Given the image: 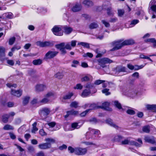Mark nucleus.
Segmentation results:
<instances>
[{
  "label": "nucleus",
  "instance_id": "obj_1",
  "mask_svg": "<svg viewBox=\"0 0 156 156\" xmlns=\"http://www.w3.org/2000/svg\"><path fill=\"white\" fill-rule=\"evenodd\" d=\"M123 94L128 97L134 98L137 95V91L133 85H129L125 87L122 90Z\"/></svg>",
  "mask_w": 156,
  "mask_h": 156
},
{
  "label": "nucleus",
  "instance_id": "obj_2",
  "mask_svg": "<svg viewBox=\"0 0 156 156\" xmlns=\"http://www.w3.org/2000/svg\"><path fill=\"white\" fill-rule=\"evenodd\" d=\"M89 129L90 132H88L86 133V137L87 139H95L96 137H100L99 135L100 133L99 130L90 128H89Z\"/></svg>",
  "mask_w": 156,
  "mask_h": 156
},
{
  "label": "nucleus",
  "instance_id": "obj_3",
  "mask_svg": "<svg viewBox=\"0 0 156 156\" xmlns=\"http://www.w3.org/2000/svg\"><path fill=\"white\" fill-rule=\"evenodd\" d=\"M6 85L8 87L11 88V94L12 95L18 97H20L22 95V90L20 89L16 90L12 89V87L16 88L17 87L16 84H12L11 83H8Z\"/></svg>",
  "mask_w": 156,
  "mask_h": 156
},
{
  "label": "nucleus",
  "instance_id": "obj_4",
  "mask_svg": "<svg viewBox=\"0 0 156 156\" xmlns=\"http://www.w3.org/2000/svg\"><path fill=\"white\" fill-rule=\"evenodd\" d=\"M77 41L76 40H72L70 42L67 43L65 46V47L61 49L60 51L61 52L64 54L66 53V51L65 49L67 50H71L72 49V47H75L76 45Z\"/></svg>",
  "mask_w": 156,
  "mask_h": 156
},
{
  "label": "nucleus",
  "instance_id": "obj_5",
  "mask_svg": "<svg viewBox=\"0 0 156 156\" xmlns=\"http://www.w3.org/2000/svg\"><path fill=\"white\" fill-rule=\"evenodd\" d=\"M137 141L139 144L133 140H130L126 139L122 141V144H128L130 145H135L136 147H140L142 144V140L140 139H138Z\"/></svg>",
  "mask_w": 156,
  "mask_h": 156
},
{
  "label": "nucleus",
  "instance_id": "obj_6",
  "mask_svg": "<svg viewBox=\"0 0 156 156\" xmlns=\"http://www.w3.org/2000/svg\"><path fill=\"white\" fill-rule=\"evenodd\" d=\"M149 12L151 10L152 11V19L156 18V0H151L149 4Z\"/></svg>",
  "mask_w": 156,
  "mask_h": 156
},
{
  "label": "nucleus",
  "instance_id": "obj_7",
  "mask_svg": "<svg viewBox=\"0 0 156 156\" xmlns=\"http://www.w3.org/2000/svg\"><path fill=\"white\" fill-rule=\"evenodd\" d=\"M98 64L102 68L105 67L108 68L105 64L108 63H110L113 62V61L108 58H104L99 59L98 60Z\"/></svg>",
  "mask_w": 156,
  "mask_h": 156
},
{
  "label": "nucleus",
  "instance_id": "obj_8",
  "mask_svg": "<svg viewBox=\"0 0 156 156\" xmlns=\"http://www.w3.org/2000/svg\"><path fill=\"white\" fill-rule=\"evenodd\" d=\"M50 112V110L49 108L45 107L40 109L39 113L43 119H44L47 117Z\"/></svg>",
  "mask_w": 156,
  "mask_h": 156
},
{
  "label": "nucleus",
  "instance_id": "obj_9",
  "mask_svg": "<svg viewBox=\"0 0 156 156\" xmlns=\"http://www.w3.org/2000/svg\"><path fill=\"white\" fill-rule=\"evenodd\" d=\"M122 41L121 40H118L117 41H114L112 43V45L115 47L112 49H111V51H114L116 50H118L121 48L122 47L124 46L122 44Z\"/></svg>",
  "mask_w": 156,
  "mask_h": 156
},
{
  "label": "nucleus",
  "instance_id": "obj_10",
  "mask_svg": "<svg viewBox=\"0 0 156 156\" xmlns=\"http://www.w3.org/2000/svg\"><path fill=\"white\" fill-rule=\"evenodd\" d=\"M62 28L60 26H55L52 29L53 33L55 35L61 36L63 35V33L61 31Z\"/></svg>",
  "mask_w": 156,
  "mask_h": 156
},
{
  "label": "nucleus",
  "instance_id": "obj_11",
  "mask_svg": "<svg viewBox=\"0 0 156 156\" xmlns=\"http://www.w3.org/2000/svg\"><path fill=\"white\" fill-rule=\"evenodd\" d=\"M58 53V52L56 51H49L45 55L44 59L46 60L50 59L55 57Z\"/></svg>",
  "mask_w": 156,
  "mask_h": 156
},
{
  "label": "nucleus",
  "instance_id": "obj_12",
  "mask_svg": "<svg viewBox=\"0 0 156 156\" xmlns=\"http://www.w3.org/2000/svg\"><path fill=\"white\" fill-rule=\"evenodd\" d=\"M126 68L125 67L118 66L113 71L116 76H121L122 75L121 73L126 72Z\"/></svg>",
  "mask_w": 156,
  "mask_h": 156
},
{
  "label": "nucleus",
  "instance_id": "obj_13",
  "mask_svg": "<svg viewBox=\"0 0 156 156\" xmlns=\"http://www.w3.org/2000/svg\"><path fill=\"white\" fill-rule=\"evenodd\" d=\"M36 44L40 47H51L53 45V42L47 41L41 42L38 41L36 42Z\"/></svg>",
  "mask_w": 156,
  "mask_h": 156
},
{
  "label": "nucleus",
  "instance_id": "obj_14",
  "mask_svg": "<svg viewBox=\"0 0 156 156\" xmlns=\"http://www.w3.org/2000/svg\"><path fill=\"white\" fill-rule=\"evenodd\" d=\"M54 94L52 92L48 93L45 96V97L41 101V102L43 104L47 103L50 100V98Z\"/></svg>",
  "mask_w": 156,
  "mask_h": 156
},
{
  "label": "nucleus",
  "instance_id": "obj_15",
  "mask_svg": "<svg viewBox=\"0 0 156 156\" xmlns=\"http://www.w3.org/2000/svg\"><path fill=\"white\" fill-rule=\"evenodd\" d=\"M87 151V150L85 148H75V154L77 155L84 154L86 153Z\"/></svg>",
  "mask_w": 156,
  "mask_h": 156
},
{
  "label": "nucleus",
  "instance_id": "obj_16",
  "mask_svg": "<svg viewBox=\"0 0 156 156\" xmlns=\"http://www.w3.org/2000/svg\"><path fill=\"white\" fill-rule=\"evenodd\" d=\"M36 12L38 14L44 15L47 13L48 9L45 7H39L37 9Z\"/></svg>",
  "mask_w": 156,
  "mask_h": 156
},
{
  "label": "nucleus",
  "instance_id": "obj_17",
  "mask_svg": "<svg viewBox=\"0 0 156 156\" xmlns=\"http://www.w3.org/2000/svg\"><path fill=\"white\" fill-rule=\"evenodd\" d=\"M66 115L65 116V118H66L69 116L73 115L75 116L78 115L79 112L78 111H75L74 110H72L70 111L67 112Z\"/></svg>",
  "mask_w": 156,
  "mask_h": 156
},
{
  "label": "nucleus",
  "instance_id": "obj_18",
  "mask_svg": "<svg viewBox=\"0 0 156 156\" xmlns=\"http://www.w3.org/2000/svg\"><path fill=\"white\" fill-rule=\"evenodd\" d=\"M89 107H90L91 108L87 109L85 111L81 113L80 114V115L81 116V117L84 116L90 110L93 109H94L98 108V107L97 106H96V105L94 104H91Z\"/></svg>",
  "mask_w": 156,
  "mask_h": 156
},
{
  "label": "nucleus",
  "instance_id": "obj_19",
  "mask_svg": "<svg viewBox=\"0 0 156 156\" xmlns=\"http://www.w3.org/2000/svg\"><path fill=\"white\" fill-rule=\"evenodd\" d=\"M46 85L43 84H38L35 86L36 90L37 91H41L46 88Z\"/></svg>",
  "mask_w": 156,
  "mask_h": 156
},
{
  "label": "nucleus",
  "instance_id": "obj_20",
  "mask_svg": "<svg viewBox=\"0 0 156 156\" xmlns=\"http://www.w3.org/2000/svg\"><path fill=\"white\" fill-rule=\"evenodd\" d=\"M144 140L146 142L151 144H154L155 143V139L153 136H146L144 137Z\"/></svg>",
  "mask_w": 156,
  "mask_h": 156
},
{
  "label": "nucleus",
  "instance_id": "obj_21",
  "mask_svg": "<svg viewBox=\"0 0 156 156\" xmlns=\"http://www.w3.org/2000/svg\"><path fill=\"white\" fill-rule=\"evenodd\" d=\"M38 147L39 148L41 149H46L51 147V144L49 143H43L39 144Z\"/></svg>",
  "mask_w": 156,
  "mask_h": 156
},
{
  "label": "nucleus",
  "instance_id": "obj_22",
  "mask_svg": "<svg viewBox=\"0 0 156 156\" xmlns=\"http://www.w3.org/2000/svg\"><path fill=\"white\" fill-rule=\"evenodd\" d=\"M81 5L78 3L73 5L71 8V10L73 12H77L80 11L81 9Z\"/></svg>",
  "mask_w": 156,
  "mask_h": 156
},
{
  "label": "nucleus",
  "instance_id": "obj_23",
  "mask_svg": "<svg viewBox=\"0 0 156 156\" xmlns=\"http://www.w3.org/2000/svg\"><path fill=\"white\" fill-rule=\"evenodd\" d=\"M106 123L110 125V126L116 129H118L119 128L118 126L114 123L112 120L110 119H108L106 120Z\"/></svg>",
  "mask_w": 156,
  "mask_h": 156
},
{
  "label": "nucleus",
  "instance_id": "obj_24",
  "mask_svg": "<svg viewBox=\"0 0 156 156\" xmlns=\"http://www.w3.org/2000/svg\"><path fill=\"white\" fill-rule=\"evenodd\" d=\"M109 103L105 102L103 103L101 106V108L107 111H111V109L109 108Z\"/></svg>",
  "mask_w": 156,
  "mask_h": 156
},
{
  "label": "nucleus",
  "instance_id": "obj_25",
  "mask_svg": "<svg viewBox=\"0 0 156 156\" xmlns=\"http://www.w3.org/2000/svg\"><path fill=\"white\" fill-rule=\"evenodd\" d=\"M122 138V137L119 135H113L112 137V140L113 142L120 141Z\"/></svg>",
  "mask_w": 156,
  "mask_h": 156
},
{
  "label": "nucleus",
  "instance_id": "obj_26",
  "mask_svg": "<svg viewBox=\"0 0 156 156\" xmlns=\"http://www.w3.org/2000/svg\"><path fill=\"white\" fill-rule=\"evenodd\" d=\"M56 123L55 122H51L47 123L45 124L46 127L48 129L50 130L54 131L53 130H51V129L55 126Z\"/></svg>",
  "mask_w": 156,
  "mask_h": 156
},
{
  "label": "nucleus",
  "instance_id": "obj_27",
  "mask_svg": "<svg viewBox=\"0 0 156 156\" xmlns=\"http://www.w3.org/2000/svg\"><path fill=\"white\" fill-rule=\"evenodd\" d=\"M65 33L67 34H70L73 30V29L70 27L65 26L62 27Z\"/></svg>",
  "mask_w": 156,
  "mask_h": 156
},
{
  "label": "nucleus",
  "instance_id": "obj_28",
  "mask_svg": "<svg viewBox=\"0 0 156 156\" xmlns=\"http://www.w3.org/2000/svg\"><path fill=\"white\" fill-rule=\"evenodd\" d=\"M146 107L148 110L156 112V105H147Z\"/></svg>",
  "mask_w": 156,
  "mask_h": 156
},
{
  "label": "nucleus",
  "instance_id": "obj_29",
  "mask_svg": "<svg viewBox=\"0 0 156 156\" xmlns=\"http://www.w3.org/2000/svg\"><path fill=\"white\" fill-rule=\"evenodd\" d=\"M134 43V40L132 39L126 40L122 42V44L124 45H130L133 44Z\"/></svg>",
  "mask_w": 156,
  "mask_h": 156
},
{
  "label": "nucleus",
  "instance_id": "obj_30",
  "mask_svg": "<svg viewBox=\"0 0 156 156\" xmlns=\"http://www.w3.org/2000/svg\"><path fill=\"white\" fill-rule=\"evenodd\" d=\"M90 94V91L89 90L85 89L81 94V96L85 98L89 96Z\"/></svg>",
  "mask_w": 156,
  "mask_h": 156
},
{
  "label": "nucleus",
  "instance_id": "obj_31",
  "mask_svg": "<svg viewBox=\"0 0 156 156\" xmlns=\"http://www.w3.org/2000/svg\"><path fill=\"white\" fill-rule=\"evenodd\" d=\"M127 67L130 70L134 69L135 70H137L141 69L142 67H139L137 66H133L130 64H129L127 65Z\"/></svg>",
  "mask_w": 156,
  "mask_h": 156
},
{
  "label": "nucleus",
  "instance_id": "obj_32",
  "mask_svg": "<svg viewBox=\"0 0 156 156\" xmlns=\"http://www.w3.org/2000/svg\"><path fill=\"white\" fill-rule=\"evenodd\" d=\"M5 49L2 47H0V58L2 59L5 57Z\"/></svg>",
  "mask_w": 156,
  "mask_h": 156
},
{
  "label": "nucleus",
  "instance_id": "obj_33",
  "mask_svg": "<svg viewBox=\"0 0 156 156\" xmlns=\"http://www.w3.org/2000/svg\"><path fill=\"white\" fill-rule=\"evenodd\" d=\"M3 15L7 18L11 19L13 18L14 15L11 12H8L3 14Z\"/></svg>",
  "mask_w": 156,
  "mask_h": 156
},
{
  "label": "nucleus",
  "instance_id": "obj_34",
  "mask_svg": "<svg viewBox=\"0 0 156 156\" xmlns=\"http://www.w3.org/2000/svg\"><path fill=\"white\" fill-rule=\"evenodd\" d=\"M83 3L87 6H91L93 5V3L90 0H83Z\"/></svg>",
  "mask_w": 156,
  "mask_h": 156
},
{
  "label": "nucleus",
  "instance_id": "obj_35",
  "mask_svg": "<svg viewBox=\"0 0 156 156\" xmlns=\"http://www.w3.org/2000/svg\"><path fill=\"white\" fill-rule=\"evenodd\" d=\"M146 42L153 43V46L156 48V40L154 38L148 39L145 41Z\"/></svg>",
  "mask_w": 156,
  "mask_h": 156
},
{
  "label": "nucleus",
  "instance_id": "obj_36",
  "mask_svg": "<svg viewBox=\"0 0 156 156\" xmlns=\"http://www.w3.org/2000/svg\"><path fill=\"white\" fill-rule=\"evenodd\" d=\"M139 22V20H132L129 24L128 27H132Z\"/></svg>",
  "mask_w": 156,
  "mask_h": 156
},
{
  "label": "nucleus",
  "instance_id": "obj_37",
  "mask_svg": "<svg viewBox=\"0 0 156 156\" xmlns=\"http://www.w3.org/2000/svg\"><path fill=\"white\" fill-rule=\"evenodd\" d=\"M107 12L108 15L109 16H112L114 14V12L111 7L108 8L107 9Z\"/></svg>",
  "mask_w": 156,
  "mask_h": 156
},
{
  "label": "nucleus",
  "instance_id": "obj_38",
  "mask_svg": "<svg viewBox=\"0 0 156 156\" xmlns=\"http://www.w3.org/2000/svg\"><path fill=\"white\" fill-rule=\"evenodd\" d=\"M70 106L71 108H77L79 106V103L76 101L72 102L70 104Z\"/></svg>",
  "mask_w": 156,
  "mask_h": 156
},
{
  "label": "nucleus",
  "instance_id": "obj_39",
  "mask_svg": "<svg viewBox=\"0 0 156 156\" xmlns=\"http://www.w3.org/2000/svg\"><path fill=\"white\" fill-rule=\"evenodd\" d=\"M98 27V25L97 23L94 22L91 23L89 25V27L90 29L96 28Z\"/></svg>",
  "mask_w": 156,
  "mask_h": 156
},
{
  "label": "nucleus",
  "instance_id": "obj_40",
  "mask_svg": "<svg viewBox=\"0 0 156 156\" xmlns=\"http://www.w3.org/2000/svg\"><path fill=\"white\" fill-rule=\"evenodd\" d=\"M9 116L8 114H5L2 116V121L4 123H6L8 121V119Z\"/></svg>",
  "mask_w": 156,
  "mask_h": 156
},
{
  "label": "nucleus",
  "instance_id": "obj_41",
  "mask_svg": "<svg viewBox=\"0 0 156 156\" xmlns=\"http://www.w3.org/2000/svg\"><path fill=\"white\" fill-rule=\"evenodd\" d=\"M42 63L41 60L39 59L34 60L33 61V63L35 65H41Z\"/></svg>",
  "mask_w": 156,
  "mask_h": 156
},
{
  "label": "nucleus",
  "instance_id": "obj_42",
  "mask_svg": "<svg viewBox=\"0 0 156 156\" xmlns=\"http://www.w3.org/2000/svg\"><path fill=\"white\" fill-rule=\"evenodd\" d=\"M73 95V92H69L64 96L63 99L65 100L69 99Z\"/></svg>",
  "mask_w": 156,
  "mask_h": 156
},
{
  "label": "nucleus",
  "instance_id": "obj_43",
  "mask_svg": "<svg viewBox=\"0 0 156 156\" xmlns=\"http://www.w3.org/2000/svg\"><path fill=\"white\" fill-rule=\"evenodd\" d=\"M78 45H81L82 46L87 48H90L89 44L88 43L84 42H80L78 43Z\"/></svg>",
  "mask_w": 156,
  "mask_h": 156
},
{
  "label": "nucleus",
  "instance_id": "obj_44",
  "mask_svg": "<svg viewBox=\"0 0 156 156\" xmlns=\"http://www.w3.org/2000/svg\"><path fill=\"white\" fill-rule=\"evenodd\" d=\"M81 126L78 125V123L77 122H74L72 123L71 124V127L73 129H78Z\"/></svg>",
  "mask_w": 156,
  "mask_h": 156
},
{
  "label": "nucleus",
  "instance_id": "obj_45",
  "mask_svg": "<svg viewBox=\"0 0 156 156\" xmlns=\"http://www.w3.org/2000/svg\"><path fill=\"white\" fill-rule=\"evenodd\" d=\"M45 141L47 142V143H49L51 144L55 143V139L51 138H47L45 139Z\"/></svg>",
  "mask_w": 156,
  "mask_h": 156
},
{
  "label": "nucleus",
  "instance_id": "obj_46",
  "mask_svg": "<svg viewBox=\"0 0 156 156\" xmlns=\"http://www.w3.org/2000/svg\"><path fill=\"white\" fill-rule=\"evenodd\" d=\"M101 22L106 27L108 28L110 27V24L107 21L105 20H102Z\"/></svg>",
  "mask_w": 156,
  "mask_h": 156
},
{
  "label": "nucleus",
  "instance_id": "obj_47",
  "mask_svg": "<svg viewBox=\"0 0 156 156\" xmlns=\"http://www.w3.org/2000/svg\"><path fill=\"white\" fill-rule=\"evenodd\" d=\"M65 45V43H62L56 45L55 47L56 48L60 50L61 49L64 48Z\"/></svg>",
  "mask_w": 156,
  "mask_h": 156
},
{
  "label": "nucleus",
  "instance_id": "obj_48",
  "mask_svg": "<svg viewBox=\"0 0 156 156\" xmlns=\"http://www.w3.org/2000/svg\"><path fill=\"white\" fill-rule=\"evenodd\" d=\"M37 122H34L32 125L33 129L32 130V132L33 133H35L36 131L38 130V128L36 127Z\"/></svg>",
  "mask_w": 156,
  "mask_h": 156
},
{
  "label": "nucleus",
  "instance_id": "obj_49",
  "mask_svg": "<svg viewBox=\"0 0 156 156\" xmlns=\"http://www.w3.org/2000/svg\"><path fill=\"white\" fill-rule=\"evenodd\" d=\"M55 77L58 79H62L63 76V74L62 73L58 72L55 75Z\"/></svg>",
  "mask_w": 156,
  "mask_h": 156
},
{
  "label": "nucleus",
  "instance_id": "obj_50",
  "mask_svg": "<svg viewBox=\"0 0 156 156\" xmlns=\"http://www.w3.org/2000/svg\"><path fill=\"white\" fill-rule=\"evenodd\" d=\"M3 129L5 130H12L13 128L9 125H6L4 127Z\"/></svg>",
  "mask_w": 156,
  "mask_h": 156
},
{
  "label": "nucleus",
  "instance_id": "obj_51",
  "mask_svg": "<svg viewBox=\"0 0 156 156\" xmlns=\"http://www.w3.org/2000/svg\"><path fill=\"white\" fill-rule=\"evenodd\" d=\"M90 77L91 76L90 75L86 76L81 78V81L82 82L88 81L90 80Z\"/></svg>",
  "mask_w": 156,
  "mask_h": 156
},
{
  "label": "nucleus",
  "instance_id": "obj_52",
  "mask_svg": "<svg viewBox=\"0 0 156 156\" xmlns=\"http://www.w3.org/2000/svg\"><path fill=\"white\" fill-rule=\"evenodd\" d=\"M30 98V97L28 96H26L24 97L23 101V104L24 105H26L29 102Z\"/></svg>",
  "mask_w": 156,
  "mask_h": 156
},
{
  "label": "nucleus",
  "instance_id": "obj_53",
  "mask_svg": "<svg viewBox=\"0 0 156 156\" xmlns=\"http://www.w3.org/2000/svg\"><path fill=\"white\" fill-rule=\"evenodd\" d=\"M114 105L118 109H123L122 108V107L121 104L119 103L117 101H115L114 102Z\"/></svg>",
  "mask_w": 156,
  "mask_h": 156
},
{
  "label": "nucleus",
  "instance_id": "obj_54",
  "mask_svg": "<svg viewBox=\"0 0 156 156\" xmlns=\"http://www.w3.org/2000/svg\"><path fill=\"white\" fill-rule=\"evenodd\" d=\"M118 21L117 18L115 16H112L111 17L109 20V22L110 23H115Z\"/></svg>",
  "mask_w": 156,
  "mask_h": 156
},
{
  "label": "nucleus",
  "instance_id": "obj_55",
  "mask_svg": "<svg viewBox=\"0 0 156 156\" xmlns=\"http://www.w3.org/2000/svg\"><path fill=\"white\" fill-rule=\"evenodd\" d=\"M83 87V86L80 83L77 84L73 88L75 89L81 90Z\"/></svg>",
  "mask_w": 156,
  "mask_h": 156
},
{
  "label": "nucleus",
  "instance_id": "obj_56",
  "mask_svg": "<svg viewBox=\"0 0 156 156\" xmlns=\"http://www.w3.org/2000/svg\"><path fill=\"white\" fill-rule=\"evenodd\" d=\"M16 40L15 37H12L9 38V44L10 45L13 44Z\"/></svg>",
  "mask_w": 156,
  "mask_h": 156
},
{
  "label": "nucleus",
  "instance_id": "obj_57",
  "mask_svg": "<svg viewBox=\"0 0 156 156\" xmlns=\"http://www.w3.org/2000/svg\"><path fill=\"white\" fill-rule=\"evenodd\" d=\"M79 62L77 60H74L72 62L71 66L73 67H76L79 64Z\"/></svg>",
  "mask_w": 156,
  "mask_h": 156
},
{
  "label": "nucleus",
  "instance_id": "obj_58",
  "mask_svg": "<svg viewBox=\"0 0 156 156\" xmlns=\"http://www.w3.org/2000/svg\"><path fill=\"white\" fill-rule=\"evenodd\" d=\"M143 130L144 132L148 133L150 131V127L149 126H145L143 128Z\"/></svg>",
  "mask_w": 156,
  "mask_h": 156
},
{
  "label": "nucleus",
  "instance_id": "obj_59",
  "mask_svg": "<svg viewBox=\"0 0 156 156\" xmlns=\"http://www.w3.org/2000/svg\"><path fill=\"white\" fill-rule=\"evenodd\" d=\"M124 13V11L123 9H118V16L119 17H122Z\"/></svg>",
  "mask_w": 156,
  "mask_h": 156
},
{
  "label": "nucleus",
  "instance_id": "obj_60",
  "mask_svg": "<svg viewBox=\"0 0 156 156\" xmlns=\"http://www.w3.org/2000/svg\"><path fill=\"white\" fill-rule=\"evenodd\" d=\"M109 90L107 88L104 89L102 90V92L105 94L106 95H108L110 94V93L108 91Z\"/></svg>",
  "mask_w": 156,
  "mask_h": 156
},
{
  "label": "nucleus",
  "instance_id": "obj_61",
  "mask_svg": "<svg viewBox=\"0 0 156 156\" xmlns=\"http://www.w3.org/2000/svg\"><path fill=\"white\" fill-rule=\"evenodd\" d=\"M93 55L92 54L89 52L83 55V56L84 57H88L90 58H92L93 57Z\"/></svg>",
  "mask_w": 156,
  "mask_h": 156
},
{
  "label": "nucleus",
  "instance_id": "obj_62",
  "mask_svg": "<svg viewBox=\"0 0 156 156\" xmlns=\"http://www.w3.org/2000/svg\"><path fill=\"white\" fill-rule=\"evenodd\" d=\"M105 82V81L101 80H97L94 82V84L96 85H98Z\"/></svg>",
  "mask_w": 156,
  "mask_h": 156
},
{
  "label": "nucleus",
  "instance_id": "obj_63",
  "mask_svg": "<svg viewBox=\"0 0 156 156\" xmlns=\"http://www.w3.org/2000/svg\"><path fill=\"white\" fill-rule=\"evenodd\" d=\"M39 134L42 136H46L47 133L44 131L43 129H41L39 131Z\"/></svg>",
  "mask_w": 156,
  "mask_h": 156
},
{
  "label": "nucleus",
  "instance_id": "obj_64",
  "mask_svg": "<svg viewBox=\"0 0 156 156\" xmlns=\"http://www.w3.org/2000/svg\"><path fill=\"white\" fill-rule=\"evenodd\" d=\"M126 112L129 114L133 115H134L135 113L134 111L131 109H129L126 111Z\"/></svg>",
  "mask_w": 156,
  "mask_h": 156
}]
</instances>
